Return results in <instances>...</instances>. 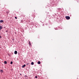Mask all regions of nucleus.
Wrapping results in <instances>:
<instances>
[{
  "label": "nucleus",
  "instance_id": "nucleus-13",
  "mask_svg": "<svg viewBox=\"0 0 79 79\" xmlns=\"http://www.w3.org/2000/svg\"><path fill=\"white\" fill-rule=\"evenodd\" d=\"M26 64H27V65H29V64L28 63H27Z\"/></svg>",
  "mask_w": 79,
  "mask_h": 79
},
{
  "label": "nucleus",
  "instance_id": "nucleus-3",
  "mask_svg": "<svg viewBox=\"0 0 79 79\" xmlns=\"http://www.w3.org/2000/svg\"><path fill=\"white\" fill-rule=\"evenodd\" d=\"M14 54H17V52L16 51H15L14 52Z\"/></svg>",
  "mask_w": 79,
  "mask_h": 79
},
{
  "label": "nucleus",
  "instance_id": "nucleus-12",
  "mask_svg": "<svg viewBox=\"0 0 79 79\" xmlns=\"http://www.w3.org/2000/svg\"><path fill=\"white\" fill-rule=\"evenodd\" d=\"M13 62L12 61H11V62H10V64H13Z\"/></svg>",
  "mask_w": 79,
  "mask_h": 79
},
{
  "label": "nucleus",
  "instance_id": "nucleus-11",
  "mask_svg": "<svg viewBox=\"0 0 79 79\" xmlns=\"http://www.w3.org/2000/svg\"><path fill=\"white\" fill-rule=\"evenodd\" d=\"M34 64V62H32L31 63V65H33Z\"/></svg>",
  "mask_w": 79,
  "mask_h": 79
},
{
  "label": "nucleus",
  "instance_id": "nucleus-18",
  "mask_svg": "<svg viewBox=\"0 0 79 79\" xmlns=\"http://www.w3.org/2000/svg\"><path fill=\"white\" fill-rule=\"evenodd\" d=\"M6 31V32H7V31Z\"/></svg>",
  "mask_w": 79,
  "mask_h": 79
},
{
  "label": "nucleus",
  "instance_id": "nucleus-6",
  "mask_svg": "<svg viewBox=\"0 0 79 79\" xmlns=\"http://www.w3.org/2000/svg\"><path fill=\"white\" fill-rule=\"evenodd\" d=\"M3 22H4V21L3 20H0V23H3Z\"/></svg>",
  "mask_w": 79,
  "mask_h": 79
},
{
  "label": "nucleus",
  "instance_id": "nucleus-14",
  "mask_svg": "<svg viewBox=\"0 0 79 79\" xmlns=\"http://www.w3.org/2000/svg\"><path fill=\"white\" fill-rule=\"evenodd\" d=\"M35 78H37V76H35Z\"/></svg>",
  "mask_w": 79,
  "mask_h": 79
},
{
  "label": "nucleus",
  "instance_id": "nucleus-15",
  "mask_svg": "<svg viewBox=\"0 0 79 79\" xmlns=\"http://www.w3.org/2000/svg\"><path fill=\"white\" fill-rule=\"evenodd\" d=\"M15 19H17V17H15Z\"/></svg>",
  "mask_w": 79,
  "mask_h": 79
},
{
  "label": "nucleus",
  "instance_id": "nucleus-1",
  "mask_svg": "<svg viewBox=\"0 0 79 79\" xmlns=\"http://www.w3.org/2000/svg\"><path fill=\"white\" fill-rule=\"evenodd\" d=\"M65 18H66V19H70V17L69 16H66Z\"/></svg>",
  "mask_w": 79,
  "mask_h": 79
},
{
  "label": "nucleus",
  "instance_id": "nucleus-9",
  "mask_svg": "<svg viewBox=\"0 0 79 79\" xmlns=\"http://www.w3.org/2000/svg\"><path fill=\"white\" fill-rule=\"evenodd\" d=\"M4 63L5 64H6L7 63L6 61H4Z\"/></svg>",
  "mask_w": 79,
  "mask_h": 79
},
{
  "label": "nucleus",
  "instance_id": "nucleus-5",
  "mask_svg": "<svg viewBox=\"0 0 79 79\" xmlns=\"http://www.w3.org/2000/svg\"><path fill=\"white\" fill-rule=\"evenodd\" d=\"M3 28V27H2V26H0V30L2 29Z\"/></svg>",
  "mask_w": 79,
  "mask_h": 79
},
{
  "label": "nucleus",
  "instance_id": "nucleus-2",
  "mask_svg": "<svg viewBox=\"0 0 79 79\" xmlns=\"http://www.w3.org/2000/svg\"><path fill=\"white\" fill-rule=\"evenodd\" d=\"M29 45L30 47H31V43H30V41H29Z\"/></svg>",
  "mask_w": 79,
  "mask_h": 79
},
{
  "label": "nucleus",
  "instance_id": "nucleus-17",
  "mask_svg": "<svg viewBox=\"0 0 79 79\" xmlns=\"http://www.w3.org/2000/svg\"><path fill=\"white\" fill-rule=\"evenodd\" d=\"M0 38H1V36H0Z\"/></svg>",
  "mask_w": 79,
  "mask_h": 79
},
{
  "label": "nucleus",
  "instance_id": "nucleus-7",
  "mask_svg": "<svg viewBox=\"0 0 79 79\" xmlns=\"http://www.w3.org/2000/svg\"><path fill=\"white\" fill-rule=\"evenodd\" d=\"M10 12V11H7L6 12V13H7V14H8Z\"/></svg>",
  "mask_w": 79,
  "mask_h": 79
},
{
  "label": "nucleus",
  "instance_id": "nucleus-4",
  "mask_svg": "<svg viewBox=\"0 0 79 79\" xmlns=\"http://www.w3.org/2000/svg\"><path fill=\"white\" fill-rule=\"evenodd\" d=\"M26 66V64H24V65H23L22 66V68H24V67H25Z\"/></svg>",
  "mask_w": 79,
  "mask_h": 79
},
{
  "label": "nucleus",
  "instance_id": "nucleus-8",
  "mask_svg": "<svg viewBox=\"0 0 79 79\" xmlns=\"http://www.w3.org/2000/svg\"><path fill=\"white\" fill-rule=\"evenodd\" d=\"M40 63H41L40 61H38V64H40Z\"/></svg>",
  "mask_w": 79,
  "mask_h": 79
},
{
  "label": "nucleus",
  "instance_id": "nucleus-10",
  "mask_svg": "<svg viewBox=\"0 0 79 79\" xmlns=\"http://www.w3.org/2000/svg\"><path fill=\"white\" fill-rule=\"evenodd\" d=\"M0 71H1V73H3V70H1Z\"/></svg>",
  "mask_w": 79,
  "mask_h": 79
},
{
  "label": "nucleus",
  "instance_id": "nucleus-16",
  "mask_svg": "<svg viewBox=\"0 0 79 79\" xmlns=\"http://www.w3.org/2000/svg\"><path fill=\"white\" fill-rule=\"evenodd\" d=\"M20 75H22V74H21V73H20Z\"/></svg>",
  "mask_w": 79,
  "mask_h": 79
}]
</instances>
